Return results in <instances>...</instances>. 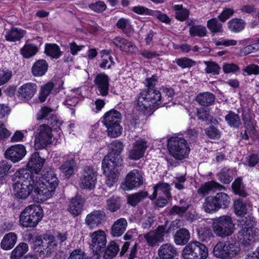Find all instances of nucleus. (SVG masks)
Instances as JSON below:
<instances>
[{"instance_id":"864d4df0","label":"nucleus","mask_w":259,"mask_h":259,"mask_svg":"<svg viewBox=\"0 0 259 259\" xmlns=\"http://www.w3.org/2000/svg\"><path fill=\"white\" fill-rule=\"evenodd\" d=\"M147 196V192H140L134 194L130 195L127 197L128 203L133 206H135L142 199Z\"/></svg>"},{"instance_id":"a19ab883","label":"nucleus","mask_w":259,"mask_h":259,"mask_svg":"<svg viewBox=\"0 0 259 259\" xmlns=\"http://www.w3.org/2000/svg\"><path fill=\"white\" fill-rule=\"evenodd\" d=\"M214 197L219 209L221 208H226L230 203V198L225 193H218Z\"/></svg>"},{"instance_id":"c9c22d12","label":"nucleus","mask_w":259,"mask_h":259,"mask_svg":"<svg viewBox=\"0 0 259 259\" xmlns=\"http://www.w3.org/2000/svg\"><path fill=\"white\" fill-rule=\"evenodd\" d=\"M222 186L214 182H208L202 185L198 190V193L203 195L208 194L210 191H214L221 189Z\"/></svg>"},{"instance_id":"338daca9","label":"nucleus","mask_w":259,"mask_h":259,"mask_svg":"<svg viewBox=\"0 0 259 259\" xmlns=\"http://www.w3.org/2000/svg\"><path fill=\"white\" fill-rule=\"evenodd\" d=\"M234 13V11L231 8H225L223 10L222 13L219 15L218 18L219 20L224 22L230 17H231Z\"/></svg>"},{"instance_id":"680f3d73","label":"nucleus","mask_w":259,"mask_h":259,"mask_svg":"<svg viewBox=\"0 0 259 259\" xmlns=\"http://www.w3.org/2000/svg\"><path fill=\"white\" fill-rule=\"evenodd\" d=\"M176 63L180 67L183 68H189L195 64L193 60L186 57L177 59Z\"/></svg>"},{"instance_id":"69168bd1","label":"nucleus","mask_w":259,"mask_h":259,"mask_svg":"<svg viewBox=\"0 0 259 259\" xmlns=\"http://www.w3.org/2000/svg\"><path fill=\"white\" fill-rule=\"evenodd\" d=\"M139 51L138 48L132 42L126 41L124 46L122 47V51L129 54H136Z\"/></svg>"},{"instance_id":"4d7b16f0","label":"nucleus","mask_w":259,"mask_h":259,"mask_svg":"<svg viewBox=\"0 0 259 259\" xmlns=\"http://www.w3.org/2000/svg\"><path fill=\"white\" fill-rule=\"evenodd\" d=\"M234 207L235 213L237 215L245 214L247 209L246 204L240 199H238L234 201Z\"/></svg>"},{"instance_id":"6ab92c4d","label":"nucleus","mask_w":259,"mask_h":259,"mask_svg":"<svg viewBox=\"0 0 259 259\" xmlns=\"http://www.w3.org/2000/svg\"><path fill=\"white\" fill-rule=\"evenodd\" d=\"M107 166L105 168L102 162V168L106 176V184L109 188L114 187L118 180L121 166L113 164H108Z\"/></svg>"},{"instance_id":"a18cd8bd","label":"nucleus","mask_w":259,"mask_h":259,"mask_svg":"<svg viewBox=\"0 0 259 259\" xmlns=\"http://www.w3.org/2000/svg\"><path fill=\"white\" fill-rule=\"evenodd\" d=\"M225 120L228 125L232 127H238L241 124L240 119L238 114L230 111L225 116Z\"/></svg>"},{"instance_id":"0e129e2a","label":"nucleus","mask_w":259,"mask_h":259,"mask_svg":"<svg viewBox=\"0 0 259 259\" xmlns=\"http://www.w3.org/2000/svg\"><path fill=\"white\" fill-rule=\"evenodd\" d=\"M132 11L134 13L141 15H150L152 14V11L144 6L140 5L136 6L132 8Z\"/></svg>"},{"instance_id":"1a4fd4ad","label":"nucleus","mask_w":259,"mask_h":259,"mask_svg":"<svg viewBox=\"0 0 259 259\" xmlns=\"http://www.w3.org/2000/svg\"><path fill=\"white\" fill-rule=\"evenodd\" d=\"M56 247L57 242L55 237L46 234L36 238L33 249L35 252L47 255L54 252Z\"/></svg>"},{"instance_id":"0eeeda50","label":"nucleus","mask_w":259,"mask_h":259,"mask_svg":"<svg viewBox=\"0 0 259 259\" xmlns=\"http://www.w3.org/2000/svg\"><path fill=\"white\" fill-rule=\"evenodd\" d=\"M208 254L207 247L197 241L188 243L182 252V256L184 259H206Z\"/></svg>"},{"instance_id":"f3484780","label":"nucleus","mask_w":259,"mask_h":259,"mask_svg":"<svg viewBox=\"0 0 259 259\" xmlns=\"http://www.w3.org/2000/svg\"><path fill=\"white\" fill-rule=\"evenodd\" d=\"M168 232L166 228V226H159L158 228L145 235V238L149 245L154 246L157 245L159 242L164 240V237Z\"/></svg>"},{"instance_id":"f704fd0d","label":"nucleus","mask_w":259,"mask_h":259,"mask_svg":"<svg viewBox=\"0 0 259 259\" xmlns=\"http://www.w3.org/2000/svg\"><path fill=\"white\" fill-rule=\"evenodd\" d=\"M214 99L215 97L213 94L209 92L200 93L196 98V101L204 106H208L212 104Z\"/></svg>"},{"instance_id":"393cba45","label":"nucleus","mask_w":259,"mask_h":259,"mask_svg":"<svg viewBox=\"0 0 259 259\" xmlns=\"http://www.w3.org/2000/svg\"><path fill=\"white\" fill-rule=\"evenodd\" d=\"M82 98V96L80 88L72 90L68 93L67 98L64 102V104L68 108H71L74 107Z\"/></svg>"},{"instance_id":"f03ea898","label":"nucleus","mask_w":259,"mask_h":259,"mask_svg":"<svg viewBox=\"0 0 259 259\" xmlns=\"http://www.w3.org/2000/svg\"><path fill=\"white\" fill-rule=\"evenodd\" d=\"M13 191L15 196L20 199H26L34 190V177L27 168L16 171L14 177Z\"/></svg>"},{"instance_id":"c03bdc74","label":"nucleus","mask_w":259,"mask_h":259,"mask_svg":"<svg viewBox=\"0 0 259 259\" xmlns=\"http://www.w3.org/2000/svg\"><path fill=\"white\" fill-rule=\"evenodd\" d=\"M28 249L27 244L20 243L11 252V259H19Z\"/></svg>"},{"instance_id":"6e6d98bb","label":"nucleus","mask_w":259,"mask_h":259,"mask_svg":"<svg viewBox=\"0 0 259 259\" xmlns=\"http://www.w3.org/2000/svg\"><path fill=\"white\" fill-rule=\"evenodd\" d=\"M232 189L236 194L241 196H245L246 195V192L242 183V179L240 178L237 179L233 183Z\"/></svg>"},{"instance_id":"ea45409f","label":"nucleus","mask_w":259,"mask_h":259,"mask_svg":"<svg viewBox=\"0 0 259 259\" xmlns=\"http://www.w3.org/2000/svg\"><path fill=\"white\" fill-rule=\"evenodd\" d=\"M227 242V254L228 259H231L237 255L240 251V248L239 243L234 241H226Z\"/></svg>"},{"instance_id":"2f4dec72","label":"nucleus","mask_w":259,"mask_h":259,"mask_svg":"<svg viewBox=\"0 0 259 259\" xmlns=\"http://www.w3.org/2000/svg\"><path fill=\"white\" fill-rule=\"evenodd\" d=\"M48 69L47 62L43 59L38 60L33 65L31 71L35 76H41L45 74Z\"/></svg>"},{"instance_id":"de8ad7c7","label":"nucleus","mask_w":259,"mask_h":259,"mask_svg":"<svg viewBox=\"0 0 259 259\" xmlns=\"http://www.w3.org/2000/svg\"><path fill=\"white\" fill-rule=\"evenodd\" d=\"M38 51L37 47L33 44H26L21 50L22 55L29 58L34 56Z\"/></svg>"},{"instance_id":"473e14b6","label":"nucleus","mask_w":259,"mask_h":259,"mask_svg":"<svg viewBox=\"0 0 259 259\" xmlns=\"http://www.w3.org/2000/svg\"><path fill=\"white\" fill-rule=\"evenodd\" d=\"M25 31L21 29L12 27L7 32L5 37L7 40L16 41L20 40L25 35Z\"/></svg>"},{"instance_id":"c85d7f7f","label":"nucleus","mask_w":259,"mask_h":259,"mask_svg":"<svg viewBox=\"0 0 259 259\" xmlns=\"http://www.w3.org/2000/svg\"><path fill=\"white\" fill-rule=\"evenodd\" d=\"M177 253L176 248L169 243H165L162 245L158 249L159 256L165 259L172 258Z\"/></svg>"},{"instance_id":"49530a36","label":"nucleus","mask_w":259,"mask_h":259,"mask_svg":"<svg viewBox=\"0 0 259 259\" xmlns=\"http://www.w3.org/2000/svg\"><path fill=\"white\" fill-rule=\"evenodd\" d=\"M45 53L47 55L53 58H58L61 54L59 46L56 44L46 45Z\"/></svg>"},{"instance_id":"72a5a7b5","label":"nucleus","mask_w":259,"mask_h":259,"mask_svg":"<svg viewBox=\"0 0 259 259\" xmlns=\"http://www.w3.org/2000/svg\"><path fill=\"white\" fill-rule=\"evenodd\" d=\"M190 234L186 229H181L177 231L175 235L174 241L176 244L183 245L190 239Z\"/></svg>"},{"instance_id":"f257e3e1","label":"nucleus","mask_w":259,"mask_h":259,"mask_svg":"<svg viewBox=\"0 0 259 259\" xmlns=\"http://www.w3.org/2000/svg\"><path fill=\"white\" fill-rule=\"evenodd\" d=\"M34 180L32 199L38 203L43 202L51 198L59 184L58 178L53 169L46 171L41 177H35Z\"/></svg>"},{"instance_id":"e433bc0d","label":"nucleus","mask_w":259,"mask_h":259,"mask_svg":"<svg viewBox=\"0 0 259 259\" xmlns=\"http://www.w3.org/2000/svg\"><path fill=\"white\" fill-rule=\"evenodd\" d=\"M245 26L244 21L239 18H234L228 22L229 29L233 32L237 33L243 30Z\"/></svg>"},{"instance_id":"9b49d317","label":"nucleus","mask_w":259,"mask_h":259,"mask_svg":"<svg viewBox=\"0 0 259 259\" xmlns=\"http://www.w3.org/2000/svg\"><path fill=\"white\" fill-rule=\"evenodd\" d=\"M34 147L42 149L52 142L53 135L51 127L46 124L40 125L34 136Z\"/></svg>"},{"instance_id":"79ce46f5","label":"nucleus","mask_w":259,"mask_h":259,"mask_svg":"<svg viewBox=\"0 0 259 259\" xmlns=\"http://www.w3.org/2000/svg\"><path fill=\"white\" fill-rule=\"evenodd\" d=\"M107 128V135L111 138H115L119 137L123 131L120 123L111 124V125L106 126Z\"/></svg>"},{"instance_id":"7c9ffc66","label":"nucleus","mask_w":259,"mask_h":259,"mask_svg":"<svg viewBox=\"0 0 259 259\" xmlns=\"http://www.w3.org/2000/svg\"><path fill=\"white\" fill-rule=\"evenodd\" d=\"M17 240V236L14 232H10L6 234L3 238L1 246L3 249L10 250L15 245Z\"/></svg>"},{"instance_id":"09e8293b","label":"nucleus","mask_w":259,"mask_h":259,"mask_svg":"<svg viewBox=\"0 0 259 259\" xmlns=\"http://www.w3.org/2000/svg\"><path fill=\"white\" fill-rule=\"evenodd\" d=\"M189 32L192 36L202 37L206 35L207 30L205 26L202 25H194L192 26L190 28Z\"/></svg>"},{"instance_id":"a878e982","label":"nucleus","mask_w":259,"mask_h":259,"mask_svg":"<svg viewBox=\"0 0 259 259\" xmlns=\"http://www.w3.org/2000/svg\"><path fill=\"white\" fill-rule=\"evenodd\" d=\"M83 204L82 198L76 197L70 200L67 210L73 217H76L81 213Z\"/></svg>"},{"instance_id":"8fccbe9b","label":"nucleus","mask_w":259,"mask_h":259,"mask_svg":"<svg viewBox=\"0 0 259 259\" xmlns=\"http://www.w3.org/2000/svg\"><path fill=\"white\" fill-rule=\"evenodd\" d=\"M176 11V17L180 21L185 20L189 16V11L184 8L181 5H176L174 6Z\"/></svg>"},{"instance_id":"774afa93","label":"nucleus","mask_w":259,"mask_h":259,"mask_svg":"<svg viewBox=\"0 0 259 259\" xmlns=\"http://www.w3.org/2000/svg\"><path fill=\"white\" fill-rule=\"evenodd\" d=\"M68 259H87V258L82 250L75 249L70 254Z\"/></svg>"},{"instance_id":"cd10ccee","label":"nucleus","mask_w":259,"mask_h":259,"mask_svg":"<svg viewBox=\"0 0 259 259\" xmlns=\"http://www.w3.org/2000/svg\"><path fill=\"white\" fill-rule=\"evenodd\" d=\"M170 187L169 184L166 183H159L154 188V192L149 198L154 199L157 195H163L166 198L170 197Z\"/></svg>"},{"instance_id":"5fc2aeb1","label":"nucleus","mask_w":259,"mask_h":259,"mask_svg":"<svg viewBox=\"0 0 259 259\" xmlns=\"http://www.w3.org/2000/svg\"><path fill=\"white\" fill-rule=\"evenodd\" d=\"M207 27L212 32L217 33L223 31L222 24L219 23L215 18H212L207 21Z\"/></svg>"},{"instance_id":"3c124183","label":"nucleus","mask_w":259,"mask_h":259,"mask_svg":"<svg viewBox=\"0 0 259 259\" xmlns=\"http://www.w3.org/2000/svg\"><path fill=\"white\" fill-rule=\"evenodd\" d=\"M205 71L208 74L212 75H218L220 72L221 68L215 62L212 61H205Z\"/></svg>"},{"instance_id":"13d9d810","label":"nucleus","mask_w":259,"mask_h":259,"mask_svg":"<svg viewBox=\"0 0 259 259\" xmlns=\"http://www.w3.org/2000/svg\"><path fill=\"white\" fill-rule=\"evenodd\" d=\"M12 71L9 69L4 68L0 69V86L6 83L12 76Z\"/></svg>"},{"instance_id":"2eb2a0df","label":"nucleus","mask_w":259,"mask_h":259,"mask_svg":"<svg viewBox=\"0 0 259 259\" xmlns=\"http://www.w3.org/2000/svg\"><path fill=\"white\" fill-rule=\"evenodd\" d=\"M90 237L91 238V246L93 251L96 254L100 253L107 243L106 234L105 231L98 230L91 233Z\"/></svg>"},{"instance_id":"c756f323","label":"nucleus","mask_w":259,"mask_h":259,"mask_svg":"<svg viewBox=\"0 0 259 259\" xmlns=\"http://www.w3.org/2000/svg\"><path fill=\"white\" fill-rule=\"evenodd\" d=\"M111 51L104 50L101 51L100 56L101 61L99 66L104 69H107L111 68L115 64L113 58L110 55Z\"/></svg>"},{"instance_id":"aec40b11","label":"nucleus","mask_w":259,"mask_h":259,"mask_svg":"<svg viewBox=\"0 0 259 259\" xmlns=\"http://www.w3.org/2000/svg\"><path fill=\"white\" fill-rule=\"evenodd\" d=\"M37 86L33 82H27L21 85L18 90V97L23 101H28L36 93Z\"/></svg>"},{"instance_id":"ddd939ff","label":"nucleus","mask_w":259,"mask_h":259,"mask_svg":"<svg viewBox=\"0 0 259 259\" xmlns=\"http://www.w3.org/2000/svg\"><path fill=\"white\" fill-rule=\"evenodd\" d=\"M143 182L141 172L138 169H134L127 174L120 187L125 191L131 190L139 187Z\"/></svg>"},{"instance_id":"603ef678","label":"nucleus","mask_w":259,"mask_h":259,"mask_svg":"<svg viewBox=\"0 0 259 259\" xmlns=\"http://www.w3.org/2000/svg\"><path fill=\"white\" fill-rule=\"evenodd\" d=\"M54 87V84L53 82H49L41 87L39 95V99L41 102H43L46 100Z\"/></svg>"},{"instance_id":"58836bf2","label":"nucleus","mask_w":259,"mask_h":259,"mask_svg":"<svg viewBox=\"0 0 259 259\" xmlns=\"http://www.w3.org/2000/svg\"><path fill=\"white\" fill-rule=\"evenodd\" d=\"M119 248L117 244L113 241H110L105 250L103 257L104 259H112L119 251Z\"/></svg>"},{"instance_id":"5701e85b","label":"nucleus","mask_w":259,"mask_h":259,"mask_svg":"<svg viewBox=\"0 0 259 259\" xmlns=\"http://www.w3.org/2000/svg\"><path fill=\"white\" fill-rule=\"evenodd\" d=\"M105 218V213L101 210L94 211L88 214L85 218V224L91 228H94L101 224Z\"/></svg>"},{"instance_id":"39448f33","label":"nucleus","mask_w":259,"mask_h":259,"mask_svg":"<svg viewBox=\"0 0 259 259\" xmlns=\"http://www.w3.org/2000/svg\"><path fill=\"white\" fill-rule=\"evenodd\" d=\"M43 216L44 211L40 205H29L21 212L19 224L23 228H34L41 221Z\"/></svg>"},{"instance_id":"f8f14e48","label":"nucleus","mask_w":259,"mask_h":259,"mask_svg":"<svg viewBox=\"0 0 259 259\" xmlns=\"http://www.w3.org/2000/svg\"><path fill=\"white\" fill-rule=\"evenodd\" d=\"M97 172L91 166H84L80 178V186L85 189L92 190L97 183Z\"/></svg>"},{"instance_id":"4be33fe9","label":"nucleus","mask_w":259,"mask_h":259,"mask_svg":"<svg viewBox=\"0 0 259 259\" xmlns=\"http://www.w3.org/2000/svg\"><path fill=\"white\" fill-rule=\"evenodd\" d=\"M109 77L104 73L97 74L94 82L97 86L98 92L100 95L105 96L107 95L109 90Z\"/></svg>"},{"instance_id":"9d476101","label":"nucleus","mask_w":259,"mask_h":259,"mask_svg":"<svg viewBox=\"0 0 259 259\" xmlns=\"http://www.w3.org/2000/svg\"><path fill=\"white\" fill-rule=\"evenodd\" d=\"M110 152L106 156L102 162L103 166L107 167L108 164H113L117 166H121L120 153L123 150L124 145L119 140L113 141L109 146Z\"/></svg>"},{"instance_id":"37998d69","label":"nucleus","mask_w":259,"mask_h":259,"mask_svg":"<svg viewBox=\"0 0 259 259\" xmlns=\"http://www.w3.org/2000/svg\"><path fill=\"white\" fill-rule=\"evenodd\" d=\"M203 208L205 211L208 213H213L219 210L215 203L214 196H209L205 199Z\"/></svg>"},{"instance_id":"bf43d9fd","label":"nucleus","mask_w":259,"mask_h":259,"mask_svg":"<svg viewBox=\"0 0 259 259\" xmlns=\"http://www.w3.org/2000/svg\"><path fill=\"white\" fill-rule=\"evenodd\" d=\"M197 115L198 118L202 121L210 120L214 123H218L219 122L217 120L215 119L213 121H212L211 117L210 116L208 111L207 109L204 108H200L197 109Z\"/></svg>"},{"instance_id":"a211bd4d","label":"nucleus","mask_w":259,"mask_h":259,"mask_svg":"<svg viewBox=\"0 0 259 259\" xmlns=\"http://www.w3.org/2000/svg\"><path fill=\"white\" fill-rule=\"evenodd\" d=\"M27 151L25 147L21 144L13 145L5 151L6 158L13 162H17L22 160L26 155Z\"/></svg>"},{"instance_id":"412c9836","label":"nucleus","mask_w":259,"mask_h":259,"mask_svg":"<svg viewBox=\"0 0 259 259\" xmlns=\"http://www.w3.org/2000/svg\"><path fill=\"white\" fill-rule=\"evenodd\" d=\"M45 162V159L41 157L38 152H35L29 157L26 166L31 173L38 174L44 166Z\"/></svg>"},{"instance_id":"423d86ee","label":"nucleus","mask_w":259,"mask_h":259,"mask_svg":"<svg viewBox=\"0 0 259 259\" xmlns=\"http://www.w3.org/2000/svg\"><path fill=\"white\" fill-rule=\"evenodd\" d=\"M212 227L214 233L223 238L231 235L235 229V225L231 217L228 215H223L214 219Z\"/></svg>"},{"instance_id":"4c0bfd02","label":"nucleus","mask_w":259,"mask_h":259,"mask_svg":"<svg viewBox=\"0 0 259 259\" xmlns=\"http://www.w3.org/2000/svg\"><path fill=\"white\" fill-rule=\"evenodd\" d=\"M227 242H219L214 246L213 249L214 255L222 259H228L227 254Z\"/></svg>"},{"instance_id":"b1692460","label":"nucleus","mask_w":259,"mask_h":259,"mask_svg":"<svg viewBox=\"0 0 259 259\" xmlns=\"http://www.w3.org/2000/svg\"><path fill=\"white\" fill-rule=\"evenodd\" d=\"M121 120V115L120 112L115 110H111L104 114L102 121L106 126L120 123Z\"/></svg>"},{"instance_id":"bb28decb","label":"nucleus","mask_w":259,"mask_h":259,"mask_svg":"<svg viewBox=\"0 0 259 259\" xmlns=\"http://www.w3.org/2000/svg\"><path fill=\"white\" fill-rule=\"evenodd\" d=\"M127 222L124 218H120L116 220L112 225L111 234L113 237H119L125 231Z\"/></svg>"},{"instance_id":"dca6fc26","label":"nucleus","mask_w":259,"mask_h":259,"mask_svg":"<svg viewBox=\"0 0 259 259\" xmlns=\"http://www.w3.org/2000/svg\"><path fill=\"white\" fill-rule=\"evenodd\" d=\"M77 155L74 153H69L63 157L64 161L60 166V170L67 179L69 178L74 173L77 164L75 159Z\"/></svg>"},{"instance_id":"e2e57ef3","label":"nucleus","mask_w":259,"mask_h":259,"mask_svg":"<svg viewBox=\"0 0 259 259\" xmlns=\"http://www.w3.org/2000/svg\"><path fill=\"white\" fill-rule=\"evenodd\" d=\"M259 50V39L255 44L248 45L241 50V54L246 55L250 53L255 52Z\"/></svg>"},{"instance_id":"7ed1b4c3","label":"nucleus","mask_w":259,"mask_h":259,"mask_svg":"<svg viewBox=\"0 0 259 259\" xmlns=\"http://www.w3.org/2000/svg\"><path fill=\"white\" fill-rule=\"evenodd\" d=\"M161 95L159 91L148 89L141 92L136 109L144 114H150L153 108H158L161 104Z\"/></svg>"},{"instance_id":"4468645a","label":"nucleus","mask_w":259,"mask_h":259,"mask_svg":"<svg viewBox=\"0 0 259 259\" xmlns=\"http://www.w3.org/2000/svg\"><path fill=\"white\" fill-rule=\"evenodd\" d=\"M148 146L147 142L141 139L136 140L127 152L130 159L137 160L144 156Z\"/></svg>"},{"instance_id":"052dcab7","label":"nucleus","mask_w":259,"mask_h":259,"mask_svg":"<svg viewBox=\"0 0 259 259\" xmlns=\"http://www.w3.org/2000/svg\"><path fill=\"white\" fill-rule=\"evenodd\" d=\"M120 202L117 198H111L107 200V209L112 212L117 210L120 208Z\"/></svg>"},{"instance_id":"6e6552de","label":"nucleus","mask_w":259,"mask_h":259,"mask_svg":"<svg viewBox=\"0 0 259 259\" xmlns=\"http://www.w3.org/2000/svg\"><path fill=\"white\" fill-rule=\"evenodd\" d=\"M168 149L170 154L179 160L187 157L190 151L186 140L178 137H172L169 139Z\"/></svg>"},{"instance_id":"20e7f679","label":"nucleus","mask_w":259,"mask_h":259,"mask_svg":"<svg viewBox=\"0 0 259 259\" xmlns=\"http://www.w3.org/2000/svg\"><path fill=\"white\" fill-rule=\"evenodd\" d=\"M254 218L250 215L242 217L238 220V226L241 228L238 234L239 242L245 245H250L256 239V229L254 228Z\"/></svg>"}]
</instances>
